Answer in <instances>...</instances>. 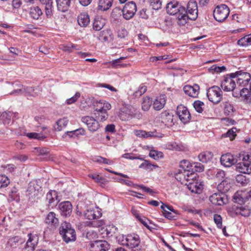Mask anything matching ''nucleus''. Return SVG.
<instances>
[{
    "mask_svg": "<svg viewBox=\"0 0 251 251\" xmlns=\"http://www.w3.org/2000/svg\"><path fill=\"white\" fill-rule=\"evenodd\" d=\"M178 25H185L189 20L195 21L198 16L197 2L195 0H189L186 7H184V11L180 14Z\"/></svg>",
    "mask_w": 251,
    "mask_h": 251,
    "instance_id": "nucleus-1",
    "label": "nucleus"
},
{
    "mask_svg": "<svg viewBox=\"0 0 251 251\" xmlns=\"http://www.w3.org/2000/svg\"><path fill=\"white\" fill-rule=\"evenodd\" d=\"M59 232L66 243L74 241L76 239L75 230L69 223H62L59 228Z\"/></svg>",
    "mask_w": 251,
    "mask_h": 251,
    "instance_id": "nucleus-2",
    "label": "nucleus"
},
{
    "mask_svg": "<svg viewBox=\"0 0 251 251\" xmlns=\"http://www.w3.org/2000/svg\"><path fill=\"white\" fill-rule=\"evenodd\" d=\"M122 244L127 246L132 251L138 250L140 243L139 237L137 234H129L127 236H123Z\"/></svg>",
    "mask_w": 251,
    "mask_h": 251,
    "instance_id": "nucleus-3",
    "label": "nucleus"
},
{
    "mask_svg": "<svg viewBox=\"0 0 251 251\" xmlns=\"http://www.w3.org/2000/svg\"><path fill=\"white\" fill-rule=\"evenodd\" d=\"M207 96L209 101L218 104L222 99L223 92L219 87L213 86L207 89Z\"/></svg>",
    "mask_w": 251,
    "mask_h": 251,
    "instance_id": "nucleus-4",
    "label": "nucleus"
},
{
    "mask_svg": "<svg viewBox=\"0 0 251 251\" xmlns=\"http://www.w3.org/2000/svg\"><path fill=\"white\" fill-rule=\"evenodd\" d=\"M229 8L226 4L217 5L213 11L215 19L219 22H224L229 14Z\"/></svg>",
    "mask_w": 251,
    "mask_h": 251,
    "instance_id": "nucleus-5",
    "label": "nucleus"
},
{
    "mask_svg": "<svg viewBox=\"0 0 251 251\" xmlns=\"http://www.w3.org/2000/svg\"><path fill=\"white\" fill-rule=\"evenodd\" d=\"M166 10L170 15H176L177 23L179 22L180 14L184 11V6L177 1H173L168 3L166 6Z\"/></svg>",
    "mask_w": 251,
    "mask_h": 251,
    "instance_id": "nucleus-6",
    "label": "nucleus"
},
{
    "mask_svg": "<svg viewBox=\"0 0 251 251\" xmlns=\"http://www.w3.org/2000/svg\"><path fill=\"white\" fill-rule=\"evenodd\" d=\"M231 77H234L236 79L237 84L239 87H244L248 84L251 76L249 73L243 72L241 71H237L234 73H231Z\"/></svg>",
    "mask_w": 251,
    "mask_h": 251,
    "instance_id": "nucleus-7",
    "label": "nucleus"
},
{
    "mask_svg": "<svg viewBox=\"0 0 251 251\" xmlns=\"http://www.w3.org/2000/svg\"><path fill=\"white\" fill-rule=\"evenodd\" d=\"M13 86L14 88H17V89L10 93V95H19L24 94L26 96H36L35 93H34V88L33 87H25L23 88V86L19 83H14Z\"/></svg>",
    "mask_w": 251,
    "mask_h": 251,
    "instance_id": "nucleus-8",
    "label": "nucleus"
},
{
    "mask_svg": "<svg viewBox=\"0 0 251 251\" xmlns=\"http://www.w3.org/2000/svg\"><path fill=\"white\" fill-rule=\"evenodd\" d=\"M242 162L236 164L237 170L243 174H251V154L243 157Z\"/></svg>",
    "mask_w": 251,
    "mask_h": 251,
    "instance_id": "nucleus-9",
    "label": "nucleus"
},
{
    "mask_svg": "<svg viewBox=\"0 0 251 251\" xmlns=\"http://www.w3.org/2000/svg\"><path fill=\"white\" fill-rule=\"evenodd\" d=\"M137 11L136 3L134 1L126 3L122 9L123 17L126 20H130L135 15Z\"/></svg>",
    "mask_w": 251,
    "mask_h": 251,
    "instance_id": "nucleus-10",
    "label": "nucleus"
},
{
    "mask_svg": "<svg viewBox=\"0 0 251 251\" xmlns=\"http://www.w3.org/2000/svg\"><path fill=\"white\" fill-rule=\"evenodd\" d=\"M41 187L36 181H32L29 183L26 191V195L29 199H35L41 194Z\"/></svg>",
    "mask_w": 251,
    "mask_h": 251,
    "instance_id": "nucleus-11",
    "label": "nucleus"
},
{
    "mask_svg": "<svg viewBox=\"0 0 251 251\" xmlns=\"http://www.w3.org/2000/svg\"><path fill=\"white\" fill-rule=\"evenodd\" d=\"M81 121L87 126L88 130L91 132L97 131L100 126L98 121L91 116L83 117Z\"/></svg>",
    "mask_w": 251,
    "mask_h": 251,
    "instance_id": "nucleus-12",
    "label": "nucleus"
},
{
    "mask_svg": "<svg viewBox=\"0 0 251 251\" xmlns=\"http://www.w3.org/2000/svg\"><path fill=\"white\" fill-rule=\"evenodd\" d=\"M209 201L215 205H223L228 202L226 195L223 193H215L210 196Z\"/></svg>",
    "mask_w": 251,
    "mask_h": 251,
    "instance_id": "nucleus-13",
    "label": "nucleus"
},
{
    "mask_svg": "<svg viewBox=\"0 0 251 251\" xmlns=\"http://www.w3.org/2000/svg\"><path fill=\"white\" fill-rule=\"evenodd\" d=\"M234 77H231V74L227 75L224 80L222 82L221 87L225 91H231L236 88V83Z\"/></svg>",
    "mask_w": 251,
    "mask_h": 251,
    "instance_id": "nucleus-14",
    "label": "nucleus"
},
{
    "mask_svg": "<svg viewBox=\"0 0 251 251\" xmlns=\"http://www.w3.org/2000/svg\"><path fill=\"white\" fill-rule=\"evenodd\" d=\"M176 113L180 120L183 123H186L190 120L191 115L187 108L180 105L177 107Z\"/></svg>",
    "mask_w": 251,
    "mask_h": 251,
    "instance_id": "nucleus-15",
    "label": "nucleus"
},
{
    "mask_svg": "<svg viewBox=\"0 0 251 251\" xmlns=\"http://www.w3.org/2000/svg\"><path fill=\"white\" fill-rule=\"evenodd\" d=\"M46 201L49 208H53L59 201L57 192L54 190L50 191L46 195Z\"/></svg>",
    "mask_w": 251,
    "mask_h": 251,
    "instance_id": "nucleus-16",
    "label": "nucleus"
},
{
    "mask_svg": "<svg viewBox=\"0 0 251 251\" xmlns=\"http://www.w3.org/2000/svg\"><path fill=\"white\" fill-rule=\"evenodd\" d=\"M28 239L24 248V251H34L37 245L38 238L36 234L30 233L28 234Z\"/></svg>",
    "mask_w": 251,
    "mask_h": 251,
    "instance_id": "nucleus-17",
    "label": "nucleus"
},
{
    "mask_svg": "<svg viewBox=\"0 0 251 251\" xmlns=\"http://www.w3.org/2000/svg\"><path fill=\"white\" fill-rule=\"evenodd\" d=\"M58 208L61 215L65 217L70 216L72 212V205L69 201L60 203Z\"/></svg>",
    "mask_w": 251,
    "mask_h": 251,
    "instance_id": "nucleus-18",
    "label": "nucleus"
},
{
    "mask_svg": "<svg viewBox=\"0 0 251 251\" xmlns=\"http://www.w3.org/2000/svg\"><path fill=\"white\" fill-rule=\"evenodd\" d=\"M186 185L192 192L197 194H200L202 192L203 186L202 182L199 181L197 179L192 182L186 183Z\"/></svg>",
    "mask_w": 251,
    "mask_h": 251,
    "instance_id": "nucleus-19",
    "label": "nucleus"
},
{
    "mask_svg": "<svg viewBox=\"0 0 251 251\" xmlns=\"http://www.w3.org/2000/svg\"><path fill=\"white\" fill-rule=\"evenodd\" d=\"M220 161L222 165L226 167H229L236 162V159L230 153H226L222 155L221 157Z\"/></svg>",
    "mask_w": 251,
    "mask_h": 251,
    "instance_id": "nucleus-20",
    "label": "nucleus"
},
{
    "mask_svg": "<svg viewBox=\"0 0 251 251\" xmlns=\"http://www.w3.org/2000/svg\"><path fill=\"white\" fill-rule=\"evenodd\" d=\"M200 87L198 84L186 85L183 87L184 93L190 97L197 98L199 94Z\"/></svg>",
    "mask_w": 251,
    "mask_h": 251,
    "instance_id": "nucleus-21",
    "label": "nucleus"
},
{
    "mask_svg": "<svg viewBox=\"0 0 251 251\" xmlns=\"http://www.w3.org/2000/svg\"><path fill=\"white\" fill-rule=\"evenodd\" d=\"M30 18L33 20H39L43 15L42 9L38 6H32L28 9Z\"/></svg>",
    "mask_w": 251,
    "mask_h": 251,
    "instance_id": "nucleus-22",
    "label": "nucleus"
},
{
    "mask_svg": "<svg viewBox=\"0 0 251 251\" xmlns=\"http://www.w3.org/2000/svg\"><path fill=\"white\" fill-rule=\"evenodd\" d=\"M46 224L52 227H56L59 224V220L56 217V214L53 212H50L45 218Z\"/></svg>",
    "mask_w": 251,
    "mask_h": 251,
    "instance_id": "nucleus-23",
    "label": "nucleus"
},
{
    "mask_svg": "<svg viewBox=\"0 0 251 251\" xmlns=\"http://www.w3.org/2000/svg\"><path fill=\"white\" fill-rule=\"evenodd\" d=\"M27 2L32 3L34 0H25ZM43 4L45 5V14L48 18H50L52 15V1L51 0H39Z\"/></svg>",
    "mask_w": 251,
    "mask_h": 251,
    "instance_id": "nucleus-24",
    "label": "nucleus"
},
{
    "mask_svg": "<svg viewBox=\"0 0 251 251\" xmlns=\"http://www.w3.org/2000/svg\"><path fill=\"white\" fill-rule=\"evenodd\" d=\"M74 0H55L58 11L62 12H66L69 9L71 3Z\"/></svg>",
    "mask_w": 251,
    "mask_h": 251,
    "instance_id": "nucleus-25",
    "label": "nucleus"
},
{
    "mask_svg": "<svg viewBox=\"0 0 251 251\" xmlns=\"http://www.w3.org/2000/svg\"><path fill=\"white\" fill-rule=\"evenodd\" d=\"M166 97L165 95H161L157 98L153 103V108L155 110H160L162 109L166 101Z\"/></svg>",
    "mask_w": 251,
    "mask_h": 251,
    "instance_id": "nucleus-26",
    "label": "nucleus"
},
{
    "mask_svg": "<svg viewBox=\"0 0 251 251\" xmlns=\"http://www.w3.org/2000/svg\"><path fill=\"white\" fill-rule=\"evenodd\" d=\"M161 121L166 126H171L173 123V115L167 111H165L161 114Z\"/></svg>",
    "mask_w": 251,
    "mask_h": 251,
    "instance_id": "nucleus-27",
    "label": "nucleus"
},
{
    "mask_svg": "<svg viewBox=\"0 0 251 251\" xmlns=\"http://www.w3.org/2000/svg\"><path fill=\"white\" fill-rule=\"evenodd\" d=\"M113 35L109 29L104 30L100 32L99 40L102 42H110L113 40Z\"/></svg>",
    "mask_w": 251,
    "mask_h": 251,
    "instance_id": "nucleus-28",
    "label": "nucleus"
},
{
    "mask_svg": "<svg viewBox=\"0 0 251 251\" xmlns=\"http://www.w3.org/2000/svg\"><path fill=\"white\" fill-rule=\"evenodd\" d=\"M101 213L98 210H87L84 212V217L88 220H96L101 216Z\"/></svg>",
    "mask_w": 251,
    "mask_h": 251,
    "instance_id": "nucleus-29",
    "label": "nucleus"
},
{
    "mask_svg": "<svg viewBox=\"0 0 251 251\" xmlns=\"http://www.w3.org/2000/svg\"><path fill=\"white\" fill-rule=\"evenodd\" d=\"M69 123V120L67 117H64L59 119L54 126V128L56 131H61L64 129Z\"/></svg>",
    "mask_w": 251,
    "mask_h": 251,
    "instance_id": "nucleus-30",
    "label": "nucleus"
},
{
    "mask_svg": "<svg viewBox=\"0 0 251 251\" xmlns=\"http://www.w3.org/2000/svg\"><path fill=\"white\" fill-rule=\"evenodd\" d=\"M231 188V184L228 180H224L217 186V189L220 193L225 194L228 192Z\"/></svg>",
    "mask_w": 251,
    "mask_h": 251,
    "instance_id": "nucleus-31",
    "label": "nucleus"
},
{
    "mask_svg": "<svg viewBox=\"0 0 251 251\" xmlns=\"http://www.w3.org/2000/svg\"><path fill=\"white\" fill-rule=\"evenodd\" d=\"M199 160L202 163H207L211 161L213 157V154L211 151H204L199 155Z\"/></svg>",
    "mask_w": 251,
    "mask_h": 251,
    "instance_id": "nucleus-32",
    "label": "nucleus"
},
{
    "mask_svg": "<svg viewBox=\"0 0 251 251\" xmlns=\"http://www.w3.org/2000/svg\"><path fill=\"white\" fill-rule=\"evenodd\" d=\"M77 22L81 26L85 27L90 23V18L87 14H80L77 18Z\"/></svg>",
    "mask_w": 251,
    "mask_h": 251,
    "instance_id": "nucleus-33",
    "label": "nucleus"
},
{
    "mask_svg": "<svg viewBox=\"0 0 251 251\" xmlns=\"http://www.w3.org/2000/svg\"><path fill=\"white\" fill-rule=\"evenodd\" d=\"M113 0H99L98 9L102 11H106L112 6Z\"/></svg>",
    "mask_w": 251,
    "mask_h": 251,
    "instance_id": "nucleus-34",
    "label": "nucleus"
},
{
    "mask_svg": "<svg viewBox=\"0 0 251 251\" xmlns=\"http://www.w3.org/2000/svg\"><path fill=\"white\" fill-rule=\"evenodd\" d=\"M12 113L11 112H4L0 115V123L4 125H8L11 121V118L12 116Z\"/></svg>",
    "mask_w": 251,
    "mask_h": 251,
    "instance_id": "nucleus-35",
    "label": "nucleus"
},
{
    "mask_svg": "<svg viewBox=\"0 0 251 251\" xmlns=\"http://www.w3.org/2000/svg\"><path fill=\"white\" fill-rule=\"evenodd\" d=\"M23 242V240L19 236H13L10 238L7 242V245L12 248H16L19 244Z\"/></svg>",
    "mask_w": 251,
    "mask_h": 251,
    "instance_id": "nucleus-36",
    "label": "nucleus"
},
{
    "mask_svg": "<svg viewBox=\"0 0 251 251\" xmlns=\"http://www.w3.org/2000/svg\"><path fill=\"white\" fill-rule=\"evenodd\" d=\"M152 103V100L150 97L148 96L144 97L141 103L142 110L145 111H148L150 109Z\"/></svg>",
    "mask_w": 251,
    "mask_h": 251,
    "instance_id": "nucleus-37",
    "label": "nucleus"
},
{
    "mask_svg": "<svg viewBox=\"0 0 251 251\" xmlns=\"http://www.w3.org/2000/svg\"><path fill=\"white\" fill-rule=\"evenodd\" d=\"M140 168H143L147 171H152L159 166L155 164H151L149 161L145 160L139 166Z\"/></svg>",
    "mask_w": 251,
    "mask_h": 251,
    "instance_id": "nucleus-38",
    "label": "nucleus"
},
{
    "mask_svg": "<svg viewBox=\"0 0 251 251\" xmlns=\"http://www.w3.org/2000/svg\"><path fill=\"white\" fill-rule=\"evenodd\" d=\"M186 173H187V171H179L175 174L176 178L181 184H184L185 185L186 183H187L186 182Z\"/></svg>",
    "mask_w": 251,
    "mask_h": 251,
    "instance_id": "nucleus-39",
    "label": "nucleus"
},
{
    "mask_svg": "<svg viewBox=\"0 0 251 251\" xmlns=\"http://www.w3.org/2000/svg\"><path fill=\"white\" fill-rule=\"evenodd\" d=\"M223 104L225 114L228 116L232 115L235 111V109L233 105L228 102H225L223 103Z\"/></svg>",
    "mask_w": 251,
    "mask_h": 251,
    "instance_id": "nucleus-40",
    "label": "nucleus"
},
{
    "mask_svg": "<svg viewBox=\"0 0 251 251\" xmlns=\"http://www.w3.org/2000/svg\"><path fill=\"white\" fill-rule=\"evenodd\" d=\"M104 25V19L100 18L95 19L93 23V28L95 30L99 31L102 28Z\"/></svg>",
    "mask_w": 251,
    "mask_h": 251,
    "instance_id": "nucleus-41",
    "label": "nucleus"
},
{
    "mask_svg": "<svg viewBox=\"0 0 251 251\" xmlns=\"http://www.w3.org/2000/svg\"><path fill=\"white\" fill-rule=\"evenodd\" d=\"M238 44L241 46L251 45V34L242 38L238 41Z\"/></svg>",
    "mask_w": 251,
    "mask_h": 251,
    "instance_id": "nucleus-42",
    "label": "nucleus"
},
{
    "mask_svg": "<svg viewBox=\"0 0 251 251\" xmlns=\"http://www.w3.org/2000/svg\"><path fill=\"white\" fill-rule=\"evenodd\" d=\"M94 114L96 118L97 119V120L100 121H104L106 120L108 117L107 111H106L101 112H94Z\"/></svg>",
    "mask_w": 251,
    "mask_h": 251,
    "instance_id": "nucleus-43",
    "label": "nucleus"
},
{
    "mask_svg": "<svg viewBox=\"0 0 251 251\" xmlns=\"http://www.w3.org/2000/svg\"><path fill=\"white\" fill-rule=\"evenodd\" d=\"M179 166L183 171H189L191 169L192 165L188 160H183L179 162Z\"/></svg>",
    "mask_w": 251,
    "mask_h": 251,
    "instance_id": "nucleus-44",
    "label": "nucleus"
},
{
    "mask_svg": "<svg viewBox=\"0 0 251 251\" xmlns=\"http://www.w3.org/2000/svg\"><path fill=\"white\" fill-rule=\"evenodd\" d=\"M149 156L155 160H158L163 157V154L161 151L156 150H151L149 153Z\"/></svg>",
    "mask_w": 251,
    "mask_h": 251,
    "instance_id": "nucleus-45",
    "label": "nucleus"
},
{
    "mask_svg": "<svg viewBox=\"0 0 251 251\" xmlns=\"http://www.w3.org/2000/svg\"><path fill=\"white\" fill-rule=\"evenodd\" d=\"M226 70V68L225 66H217L216 65L212 66L208 69V71L212 74L214 73H220Z\"/></svg>",
    "mask_w": 251,
    "mask_h": 251,
    "instance_id": "nucleus-46",
    "label": "nucleus"
},
{
    "mask_svg": "<svg viewBox=\"0 0 251 251\" xmlns=\"http://www.w3.org/2000/svg\"><path fill=\"white\" fill-rule=\"evenodd\" d=\"M237 213H239V215H241L244 217H247L250 215L251 211L249 208L242 206L238 207V209H237Z\"/></svg>",
    "mask_w": 251,
    "mask_h": 251,
    "instance_id": "nucleus-47",
    "label": "nucleus"
},
{
    "mask_svg": "<svg viewBox=\"0 0 251 251\" xmlns=\"http://www.w3.org/2000/svg\"><path fill=\"white\" fill-rule=\"evenodd\" d=\"M151 6L154 10H158L161 8L162 1L161 0H149Z\"/></svg>",
    "mask_w": 251,
    "mask_h": 251,
    "instance_id": "nucleus-48",
    "label": "nucleus"
},
{
    "mask_svg": "<svg viewBox=\"0 0 251 251\" xmlns=\"http://www.w3.org/2000/svg\"><path fill=\"white\" fill-rule=\"evenodd\" d=\"M147 91V87L143 84L141 85L138 90L135 91L133 94L134 98H137L141 96Z\"/></svg>",
    "mask_w": 251,
    "mask_h": 251,
    "instance_id": "nucleus-49",
    "label": "nucleus"
},
{
    "mask_svg": "<svg viewBox=\"0 0 251 251\" xmlns=\"http://www.w3.org/2000/svg\"><path fill=\"white\" fill-rule=\"evenodd\" d=\"M9 183V179L6 176L0 175V188L7 187Z\"/></svg>",
    "mask_w": 251,
    "mask_h": 251,
    "instance_id": "nucleus-50",
    "label": "nucleus"
},
{
    "mask_svg": "<svg viewBox=\"0 0 251 251\" xmlns=\"http://www.w3.org/2000/svg\"><path fill=\"white\" fill-rule=\"evenodd\" d=\"M26 136L30 139H36L38 140H43L46 138V136L42 134L36 132L28 133L26 134Z\"/></svg>",
    "mask_w": 251,
    "mask_h": 251,
    "instance_id": "nucleus-51",
    "label": "nucleus"
},
{
    "mask_svg": "<svg viewBox=\"0 0 251 251\" xmlns=\"http://www.w3.org/2000/svg\"><path fill=\"white\" fill-rule=\"evenodd\" d=\"M195 110L199 113H201L203 110L204 103L200 100H196L193 103Z\"/></svg>",
    "mask_w": 251,
    "mask_h": 251,
    "instance_id": "nucleus-52",
    "label": "nucleus"
},
{
    "mask_svg": "<svg viewBox=\"0 0 251 251\" xmlns=\"http://www.w3.org/2000/svg\"><path fill=\"white\" fill-rule=\"evenodd\" d=\"M186 174L187 183H189V182H192L193 181H195V180H197V178L198 177L197 174L191 173L190 171H187V173Z\"/></svg>",
    "mask_w": 251,
    "mask_h": 251,
    "instance_id": "nucleus-53",
    "label": "nucleus"
},
{
    "mask_svg": "<svg viewBox=\"0 0 251 251\" xmlns=\"http://www.w3.org/2000/svg\"><path fill=\"white\" fill-rule=\"evenodd\" d=\"M237 209H238V206H233L227 209V213L228 215L232 217H235L238 215L239 213H237Z\"/></svg>",
    "mask_w": 251,
    "mask_h": 251,
    "instance_id": "nucleus-54",
    "label": "nucleus"
},
{
    "mask_svg": "<svg viewBox=\"0 0 251 251\" xmlns=\"http://www.w3.org/2000/svg\"><path fill=\"white\" fill-rule=\"evenodd\" d=\"M237 131V129L235 127H233L229 129L226 133V136L228 137L231 140H233L236 136V132Z\"/></svg>",
    "mask_w": 251,
    "mask_h": 251,
    "instance_id": "nucleus-55",
    "label": "nucleus"
},
{
    "mask_svg": "<svg viewBox=\"0 0 251 251\" xmlns=\"http://www.w3.org/2000/svg\"><path fill=\"white\" fill-rule=\"evenodd\" d=\"M161 208L163 210L164 215L166 218L170 220H176V216L173 215L171 212L167 211V210H165L164 204H163V205H161Z\"/></svg>",
    "mask_w": 251,
    "mask_h": 251,
    "instance_id": "nucleus-56",
    "label": "nucleus"
},
{
    "mask_svg": "<svg viewBox=\"0 0 251 251\" xmlns=\"http://www.w3.org/2000/svg\"><path fill=\"white\" fill-rule=\"evenodd\" d=\"M241 97L244 98V99L247 100L250 97V90L249 91L248 88H243L242 89H240Z\"/></svg>",
    "mask_w": 251,
    "mask_h": 251,
    "instance_id": "nucleus-57",
    "label": "nucleus"
},
{
    "mask_svg": "<svg viewBox=\"0 0 251 251\" xmlns=\"http://www.w3.org/2000/svg\"><path fill=\"white\" fill-rule=\"evenodd\" d=\"M214 221L218 228H221L222 227V218L221 215L215 214L214 215Z\"/></svg>",
    "mask_w": 251,
    "mask_h": 251,
    "instance_id": "nucleus-58",
    "label": "nucleus"
},
{
    "mask_svg": "<svg viewBox=\"0 0 251 251\" xmlns=\"http://www.w3.org/2000/svg\"><path fill=\"white\" fill-rule=\"evenodd\" d=\"M67 134H75V136L83 135L85 134V130L83 128H79L71 131H67Z\"/></svg>",
    "mask_w": 251,
    "mask_h": 251,
    "instance_id": "nucleus-59",
    "label": "nucleus"
},
{
    "mask_svg": "<svg viewBox=\"0 0 251 251\" xmlns=\"http://www.w3.org/2000/svg\"><path fill=\"white\" fill-rule=\"evenodd\" d=\"M97 246L100 249L109 250L110 245L106 241H100L97 242Z\"/></svg>",
    "mask_w": 251,
    "mask_h": 251,
    "instance_id": "nucleus-60",
    "label": "nucleus"
},
{
    "mask_svg": "<svg viewBox=\"0 0 251 251\" xmlns=\"http://www.w3.org/2000/svg\"><path fill=\"white\" fill-rule=\"evenodd\" d=\"M80 93L79 92H76L73 97L66 100L67 104H71L75 103V101H76V100L80 97Z\"/></svg>",
    "mask_w": 251,
    "mask_h": 251,
    "instance_id": "nucleus-61",
    "label": "nucleus"
},
{
    "mask_svg": "<svg viewBox=\"0 0 251 251\" xmlns=\"http://www.w3.org/2000/svg\"><path fill=\"white\" fill-rule=\"evenodd\" d=\"M95 108L94 111V112H101L106 111L104 107H103L102 103L100 101L96 102V105H95Z\"/></svg>",
    "mask_w": 251,
    "mask_h": 251,
    "instance_id": "nucleus-62",
    "label": "nucleus"
},
{
    "mask_svg": "<svg viewBox=\"0 0 251 251\" xmlns=\"http://www.w3.org/2000/svg\"><path fill=\"white\" fill-rule=\"evenodd\" d=\"M89 176L91 177L93 179L95 180V181L99 183H103L105 181V179L98 175H90Z\"/></svg>",
    "mask_w": 251,
    "mask_h": 251,
    "instance_id": "nucleus-63",
    "label": "nucleus"
},
{
    "mask_svg": "<svg viewBox=\"0 0 251 251\" xmlns=\"http://www.w3.org/2000/svg\"><path fill=\"white\" fill-rule=\"evenodd\" d=\"M122 10L120 7H115L112 10L111 15L114 18H117L121 15Z\"/></svg>",
    "mask_w": 251,
    "mask_h": 251,
    "instance_id": "nucleus-64",
    "label": "nucleus"
}]
</instances>
